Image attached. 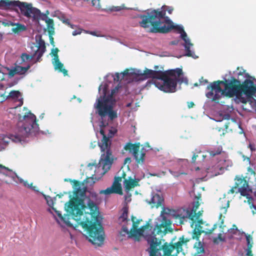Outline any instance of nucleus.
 Listing matches in <instances>:
<instances>
[{
    "mask_svg": "<svg viewBox=\"0 0 256 256\" xmlns=\"http://www.w3.org/2000/svg\"><path fill=\"white\" fill-rule=\"evenodd\" d=\"M72 184L74 196L68 202L66 211L78 224H102V218L96 202L98 194L94 192L86 196V188L78 180L65 179Z\"/></svg>",
    "mask_w": 256,
    "mask_h": 256,
    "instance_id": "1",
    "label": "nucleus"
},
{
    "mask_svg": "<svg viewBox=\"0 0 256 256\" xmlns=\"http://www.w3.org/2000/svg\"><path fill=\"white\" fill-rule=\"evenodd\" d=\"M174 10L172 7L163 6L160 8L148 10L146 14H140L142 19L140 26L144 28H150L152 33L166 34L174 29L175 26L170 18L166 16V11L171 14Z\"/></svg>",
    "mask_w": 256,
    "mask_h": 256,
    "instance_id": "2",
    "label": "nucleus"
},
{
    "mask_svg": "<svg viewBox=\"0 0 256 256\" xmlns=\"http://www.w3.org/2000/svg\"><path fill=\"white\" fill-rule=\"evenodd\" d=\"M240 80H236L234 77L230 78V82L226 80L214 82L207 86V89H210L211 90L206 94V96L208 98H212V101H216L222 95L228 98L240 95Z\"/></svg>",
    "mask_w": 256,
    "mask_h": 256,
    "instance_id": "3",
    "label": "nucleus"
},
{
    "mask_svg": "<svg viewBox=\"0 0 256 256\" xmlns=\"http://www.w3.org/2000/svg\"><path fill=\"white\" fill-rule=\"evenodd\" d=\"M62 230L67 231L72 237V232L78 230L86 239L96 246H102L105 240L102 225H60Z\"/></svg>",
    "mask_w": 256,
    "mask_h": 256,
    "instance_id": "4",
    "label": "nucleus"
},
{
    "mask_svg": "<svg viewBox=\"0 0 256 256\" xmlns=\"http://www.w3.org/2000/svg\"><path fill=\"white\" fill-rule=\"evenodd\" d=\"M108 125V122L102 120L100 122V126L101 128L100 132L102 136V138L100 142L98 143V146L102 152L98 164L99 167L102 166L104 170V174L106 173L111 167L113 162V158L112 152L110 150L111 142L110 138H112L117 132V130L115 128L112 127L108 130V136L105 134L106 126Z\"/></svg>",
    "mask_w": 256,
    "mask_h": 256,
    "instance_id": "5",
    "label": "nucleus"
},
{
    "mask_svg": "<svg viewBox=\"0 0 256 256\" xmlns=\"http://www.w3.org/2000/svg\"><path fill=\"white\" fill-rule=\"evenodd\" d=\"M24 113L18 114L20 122L18 124L17 132L12 135V140L20 142L30 134H36L39 130L36 116L26 108H24Z\"/></svg>",
    "mask_w": 256,
    "mask_h": 256,
    "instance_id": "6",
    "label": "nucleus"
},
{
    "mask_svg": "<svg viewBox=\"0 0 256 256\" xmlns=\"http://www.w3.org/2000/svg\"><path fill=\"white\" fill-rule=\"evenodd\" d=\"M155 227L153 230L151 229L153 228L151 225H143L142 228H138V225H132L130 230L123 225L122 230L125 234H122V236L128 234V237L131 238L135 242H140L142 237L146 241V237L149 236H154L155 234L160 235L161 236L165 235L168 232H172L173 228L170 226L172 225H154Z\"/></svg>",
    "mask_w": 256,
    "mask_h": 256,
    "instance_id": "7",
    "label": "nucleus"
},
{
    "mask_svg": "<svg viewBox=\"0 0 256 256\" xmlns=\"http://www.w3.org/2000/svg\"><path fill=\"white\" fill-rule=\"evenodd\" d=\"M182 75V68H176L165 70L163 72L159 80H154V85L165 92H174Z\"/></svg>",
    "mask_w": 256,
    "mask_h": 256,
    "instance_id": "8",
    "label": "nucleus"
},
{
    "mask_svg": "<svg viewBox=\"0 0 256 256\" xmlns=\"http://www.w3.org/2000/svg\"><path fill=\"white\" fill-rule=\"evenodd\" d=\"M200 206L198 200H196L193 203V206L190 210L180 208L176 211L172 210V217L176 220H178L180 224H183L187 222L188 220L192 224H204L202 219L201 218L203 210L196 212Z\"/></svg>",
    "mask_w": 256,
    "mask_h": 256,
    "instance_id": "9",
    "label": "nucleus"
},
{
    "mask_svg": "<svg viewBox=\"0 0 256 256\" xmlns=\"http://www.w3.org/2000/svg\"><path fill=\"white\" fill-rule=\"evenodd\" d=\"M116 90L117 88L114 89L110 96H100L96 100L94 106L102 118L108 116L109 118L112 120L118 117L117 112L113 110V106L115 102L113 95Z\"/></svg>",
    "mask_w": 256,
    "mask_h": 256,
    "instance_id": "10",
    "label": "nucleus"
},
{
    "mask_svg": "<svg viewBox=\"0 0 256 256\" xmlns=\"http://www.w3.org/2000/svg\"><path fill=\"white\" fill-rule=\"evenodd\" d=\"M154 236H146V242L150 245V248L146 250L149 252L150 256H174L172 252L174 250L172 242L168 243L165 242L162 244L161 240Z\"/></svg>",
    "mask_w": 256,
    "mask_h": 256,
    "instance_id": "11",
    "label": "nucleus"
},
{
    "mask_svg": "<svg viewBox=\"0 0 256 256\" xmlns=\"http://www.w3.org/2000/svg\"><path fill=\"white\" fill-rule=\"evenodd\" d=\"M22 14L28 18H32L33 21L38 22L40 20H44L47 24L48 32L50 34L54 32V23L52 18H49L46 14H42L40 10L32 6V4L26 3L23 6Z\"/></svg>",
    "mask_w": 256,
    "mask_h": 256,
    "instance_id": "12",
    "label": "nucleus"
},
{
    "mask_svg": "<svg viewBox=\"0 0 256 256\" xmlns=\"http://www.w3.org/2000/svg\"><path fill=\"white\" fill-rule=\"evenodd\" d=\"M140 148V144L139 142L134 144L130 142H128L126 144L124 148L126 150H128L130 152L132 153L137 163L142 164L144 161L146 154L142 151V148L141 150L140 156H139L138 152Z\"/></svg>",
    "mask_w": 256,
    "mask_h": 256,
    "instance_id": "13",
    "label": "nucleus"
},
{
    "mask_svg": "<svg viewBox=\"0 0 256 256\" xmlns=\"http://www.w3.org/2000/svg\"><path fill=\"white\" fill-rule=\"evenodd\" d=\"M235 184L234 188H236L238 191L236 193L240 192L242 196H246L248 194L249 190L248 184L249 178L246 176L244 178L236 176L234 179Z\"/></svg>",
    "mask_w": 256,
    "mask_h": 256,
    "instance_id": "14",
    "label": "nucleus"
},
{
    "mask_svg": "<svg viewBox=\"0 0 256 256\" xmlns=\"http://www.w3.org/2000/svg\"><path fill=\"white\" fill-rule=\"evenodd\" d=\"M126 174L123 172L122 176L115 177L114 182L111 187L108 188L105 190H102L100 192V194H122V188L120 182L122 181V178H125Z\"/></svg>",
    "mask_w": 256,
    "mask_h": 256,
    "instance_id": "15",
    "label": "nucleus"
},
{
    "mask_svg": "<svg viewBox=\"0 0 256 256\" xmlns=\"http://www.w3.org/2000/svg\"><path fill=\"white\" fill-rule=\"evenodd\" d=\"M176 28L180 31V32L181 33V37L182 38L184 41L185 44L184 45L185 48V50L186 52V54L185 56H190L194 58H198L194 52H192L190 50V46H192V44L190 42L189 38H187V34L186 32H184V30L182 28H181L180 26H175Z\"/></svg>",
    "mask_w": 256,
    "mask_h": 256,
    "instance_id": "16",
    "label": "nucleus"
},
{
    "mask_svg": "<svg viewBox=\"0 0 256 256\" xmlns=\"http://www.w3.org/2000/svg\"><path fill=\"white\" fill-rule=\"evenodd\" d=\"M4 100H8L15 104L13 108H16L18 107L21 106L24 103L22 94L18 90H12L8 96H4Z\"/></svg>",
    "mask_w": 256,
    "mask_h": 256,
    "instance_id": "17",
    "label": "nucleus"
},
{
    "mask_svg": "<svg viewBox=\"0 0 256 256\" xmlns=\"http://www.w3.org/2000/svg\"><path fill=\"white\" fill-rule=\"evenodd\" d=\"M162 72L163 71L162 70H154L148 68H145L143 73L138 74L142 80L152 78V80L150 81L149 82L154 84V80H159Z\"/></svg>",
    "mask_w": 256,
    "mask_h": 256,
    "instance_id": "18",
    "label": "nucleus"
},
{
    "mask_svg": "<svg viewBox=\"0 0 256 256\" xmlns=\"http://www.w3.org/2000/svg\"><path fill=\"white\" fill-rule=\"evenodd\" d=\"M256 92V86L254 84L252 80L246 79L240 83V94H244L248 96H252Z\"/></svg>",
    "mask_w": 256,
    "mask_h": 256,
    "instance_id": "19",
    "label": "nucleus"
},
{
    "mask_svg": "<svg viewBox=\"0 0 256 256\" xmlns=\"http://www.w3.org/2000/svg\"><path fill=\"white\" fill-rule=\"evenodd\" d=\"M30 48L32 51L34 52L35 54H37L36 62H40L42 60V56L46 51L45 42L44 40L42 38L41 36H40V39L38 41V44L36 45L34 44L30 46Z\"/></svg>",
    "mask_w": 256,
    "mask_h": 256,
    "instance_id": "20",
    "label": "nucleus"
},
{
    "mask_svg": "<svg viewBox=\"0 0 256 256\" xmlns=\"http://www.w3.org/2000/svg\"><path fill=\"white\" fill-rule=\"evenodd\" d=\"M26 2H20L18 0L11 1L10 0H1L0 1V9H12L18 7L22 14V8L25 6Z\"/></svg>",
    "mask_w": 256,
    "mask_h": 256,
    "instance_id": "21",
    "label": "nucleus"
},
{
    "mask_svg": "<svg viewBox=\"0 0 256 256\" xmlns=\"http://www.w3.org/2000/svg\"><path fill=\"white\" fill-rule=\"evenodd\" d=\"M228 160H219L216 164L213 166L212 168V172L214 173L215 176L222 174L224 170L228 167Z\"/></svg>",
    "mask_w": 256,
    "mask_h": 256,
    "instance_id": "22",
    "label": "nucleus"
},
{
    "mask_svg": "<svg viewBox=\"0 0 256 256\" xmlns=\"http://www.w3.org/2000/svg\"><path fill=\"white\" fill-rule=\"evenodd\" d=\"M164 199L160 194L155 193L152 194L151 198L150 200H146V202L152 206V208L156 207V208L162 205Z\"/></svg>",
    "mask_w": 256,
    "mask_h": 256,
    "instance_id": "23",
    "label": "nucleus"
},
{
    "mask_svg": "<svg viewBox=\"0 0 256 256\" xmlns=\"http://www.w3.org/2000/svg\"><path fill=\"white\" fill-rule=\"evenodd\" d=\"M139 179H133L131 177H129L128 179H125L124 184L126 191L128 192L132 188L139 186Z\"/></svg>",
    "mask_w": 256,
    "mask_h": 256,
    "instance_id": "24",
    "label": "nucleus"
},
{
    "mask_svg": "<svg viewBox=\"0 0 256 256\" xmlns=\"http://www.w3.org/2000/svg\"><path fill=\"white\" fill-rule=\"evenodd\" d=\"M189 241L188 239H184V236H182L179 238L178 242L173 244L174 249H176L177 253H179L182 250V246L184 244H186L187 242Z\"/></svg>",
    "mask_w": 256,
    "mask_h": 256,
    "instance_id": "25",
    "label": "nucleus"
},
{
    "mask_svg": "<svg viewBox=\"0 0 256 256\" xmlns=\"http://www.w3.org/2000/svg\"><path fill=\"white\" fill-rule=\"evenodd\" d=\"M128 208L124 206L122 209V214L119 216L118 220L120 222L128 223L130 221L128 218Z\"/></svg>",
    "mask_w": 256,
    "mask_h": 256,
    "instance_id": "26",
    "label": "nucleus"
},
{
    "mask_svg": "<svg viewBox=\"0 0 256 256\" xmlns=\"http://www.w3.org/2000/svg\"><path fill=\"white\" fill-rule=\"evenodd\" d=\"M52 64L55 70H58L60 72H62L64 76L68 75V70L63 68L64 64L60 61L59 58L52 60Z\"/></svg>",
    "mask_w": 256,
    "mask_h": 256,
    "instance_id": "27",
    "label": "nucleus"
},
{
    "mask_svg": "<svg viewBox=\"0 0 256 256\" xmlns=\"http://www.w3.org/2000/svg\"><path fill=\"white\" fill-rule=\"evenodd\" d=\"M195 227L193 230V234L192 235V238L193 239H196L199 240V236L202 233L205 232L204 230H203L202 227L201 225H194Z\"/></svg>",
    "mask_w": 256,
    "mask_h": 256,
    "instance_id": "28",
    "label": "nucleus"
},
{
    "mask_svg": "<svg viewBox=\"0 0 256 256\" xmlns=\"http://www.w3.org/2000/svg\"><path fill=\"white\" fill-rule=\"evenodd\" d=\"M222 148L221 146H217L216 147L212 148L208 150V152L211 156H214L222 154Z\"/></svg>",
    "mask_w": 256,
    "mask_h": 256,
    "instance_id": "29",
    "label": "nucleus"
},
{
    "mask_svg": "<svg viewBox=\"0 0 256 256\" xmlns=\"http://www.w3.org/2000/svg\"><path fill=\"white\" fill-rule=\"evenodd\" d=\"M12 25L14 26L12 30L15 34H18L26 30V27L24 24L16 23L14 24H12Z\"/></svg>",
    "mask_w": 256,
    "mask_h": 256,
    "instance_id": "30",
    "label": "nucleus"
},
{
    "mask_svg": "<svg viewBox=\"0 0 256 256\" xmlns=\"http://www.w3.org/2000/svg\"><path fill=\"white\" fill-rule=\"evenodd\" d=\"M236 72L238 76L236 80H240V82L244 78H248L250 77L249 74L248 73H246V70L242 68L238 67L236 69Z\"/></svg>",
    "mask_w": 256,
    "mask_h": 256,
    "instance_id": "31",
    "label": "nucleus"
},
{
    "mask_svg": "<svg viewBox=\"0 0 256 256\" xmlns=\"http://www.w3.org/2000/svg\"><path fill=\"white\" fill-rule=\"evenodd\" d=\"M37 56L34 52L31 50L30 54L26 53H22L20 56L22 62H28L32 60L34 56Z\"/></svg>",
    "mask_w": 256,
    "mask_h": 256,
    "instance_id": "32",
    "label": "nucleus"
},
{
    "mask_svg": "<svg viewBox=\"0 0 256 256\" xmlns=\"http://www.w3.org/2000/svg\"><path fill=\"white\" fill-rule=\"evenodd\" d=\"M194 248L196 249L198 254H204L205 252L204 244L200 240L195 243Z\"/></svg>",
    "mask_w": 256,
    "mask_h": 256,
    "instance_id": "33",
    "label": "nucleus"
},
{
    "mask_svg": "<svg viewBox=\"0 0 256 256\" xmlns=\"http://www.w3.org/2000/svg\"><path fill=\"white\" fill-rule=\"evenodd\" d=\"M17 74H25L27 70L30 68V66L28 65L27 66L23 67L22 66H16L15 67Z\"/></svg>",
    "mask_w": 256,
    "mask_h": 256,
    "instance_id": "34",
    "label": "nucleus"
},
{
    "mask_svg": "<svg viewBox=\"0 0 256 256\" xmlns=\"http://www.w3.org/2000/svg\"><path fill=\"white\" fill-rule=\"evenodd\" d=\"M167 210H168V212H164L165 209H164V207H163V210L162 211L160 216H162V219L164 222H162L160 224H172L171 221L169 220H167L166 218L163 216L164 213H166V214H170L172 210H170L169 208H168Z\"/></svg>",
    "mask_w": 256,
    "mask_h": 256,
    "instance_id": "35",
    "label": "nucleus"
},
{
    "mask_svg": "<svg viewBox=\"0 0 256 256\" xmlns=\"http://www.w3.org/2000/svg\"><path fill=\"white\" fill-rule=\"evenodd\" d=\"M248 199V202L250 206V207L251 209L254 208V210H252L253 214H256V206L254 205L253 203L254 199L251 196H247L246 197Z\"/></svg>",
    "mask_w": 256,
    "mask_h": 256,
    "instance_id": "36",
    "label": "nucleus"
},
{
    "mask_svg": "<svg viewBox=\"0 0 256 256\" xmlns=\"http://www.w3.org/2000/svg\"><path fill=\"white\" fill-rule=\"evenodd\" d=\"M218 241H221L222 242L226 241L225 238L221 234H220L218 235V238H214V244H218L219 243Z\"/></svg>",
    "mask_w": 256,
    "mask_h": 256,
    "instance_id": "37",
    "label": "nucleus"
},
{
    "mask_svg": "<svg viewBox=\"0 0 256 256\" xmlns=\"http://www.w3.org/2000/svg\"><path fill=\"white\" fill-rule=\"evenodd\" d=\"M58 52H59V50H58V48H56L52 50V53L54 56L52 60H55L59 58L58 55Z\"/></svg>",
    "mask_w": 256,
    "mask_h": 256,
    "instance_id": "38",
    "label": "nucleus"
},
{
    "mask_svg": "<svg viewBox=\"0 0 256 256\" xmlns=\"http://www.w3.org/2000/svg\"><path fill=\"white\" fill-rule=\"evenodd\" d=\"M131 220L132 222V224H140V222H142V219L137 218L136 216H131Z\"/></svg>",
    "mask_w": 256,
    "mask_h": 256,
    "instance_id": "39",
    "label": "nucleus"
},
{
    "mask_svg": "<svg viewBox=\"0 0 256 256\" xmlns=\"http://www.w3.org/2000/svg\"><path fill=\"white\" fill-rule=\"evenodd\" d=\"M24 184L25 186L30 188L34 191H38V190L36 189V187L32 186V183L29 184L27 181H26L24 182Z\"/></svg>",
    "mask_w": 256,
    "mask_h": 256,
    "instance_id": "40",
    "label": "nucleus"
},
{
    "mask_svg": "<svg viewBox=\"0 0 256 256\" xmlns=\"http://www.w3.org/2000/svg\"><path fill=\"white\" fill-rule=\"evenodd\" d=\"M250 237L246 238L247 248L245 250H252L253 246V242L250 243Z\"/></svg>",
    "mask_w": 256,
    "mask_h": 256,
    "instance_id": "41",
    "label": "nucleus"
},
{
    "mask_svg": "<svg viewBox=\"0 0 256 256\" xmlns=\"http://www.w3.org/2000/svg\"><path fill=\"white\" fill-rule=\"evenodd\" d=\"M92 6L96 8L100 7V0H92Z\"/></svg>",
    "mask_w": 256,
    "mask_h": 256,
    "instance_id": "42",
    "label": "nucleus"
},
{
    "mask_svg": "<svg viewBox=\"0 0 256 256\" xmlns=\"http://www.w3.org/2000/svg\"><path fill=\"white\" fill-rule=\"evenodd\" d=\"M16 68H14V69H12L11 70L10 72H9V76H14L16 74H17V72H16Z\"/></svg>",
    "mask_w": 256,
    "mask_h": 256,
    "instance_id": "43",
    "label": "nucleus"
},
{
    "mask_svg": "<svg viewBox=\"0 0 256 256\" xmlns=\"http://www.w3.org/2000/svg\"><path fill=\"white\" fill-rule=\"evenodd\" d=\"M229 206H230V202H229V200H227L225 206H222V209L224 210V213H226V209L228 208L229 207Z\"/></svg>",
    "mask_w": 256,
    "mask_h": 256,
    "instance_id": "44",
    "label": "nucleus"
},
{
    "mask_svg": "<svg viewBox=\"0 0 256 256\" xmlns=\"http://www.w3.org/2000/svg\"><path fill=\"white\" fill-rule=\"evenodd\" d=\"M129 74V70L128 69H126L124 70L120 74H122V78H124L125 76H126L128 75Z\"/></svg>",
    "mask_w": 256,
    "mask_h": 256,
    "instance_id": "45",
    "label": "nucleus"
},
{
    "mask_svg": "<svg viewBox=\"0 0 256 256\" xmlns=\"http://www.w3.org/2000/svg\"><path fill=\"white\" fill-rule=\"evenodd\" d=\"M114 81L118 82L120 80V74L118 72H116L115 74V77L114 78Z\"/></svg>",
    "mask_w": 256,
    "mask_h": 256,
    "instance_id": "46",
    "label": "nucleus"
},
{
    "mask_svg": "<svg viewBox=\"0 0 256 256\" xmlns=\"http://www.w3.org/2000/svg\"><path fill=\"white\" fill-rule=\"evenodd\" d=\"M224 216H223L222 214H220L219 216V221L220 224H223L224 223Z\"/></svg>",
    "mask_w": 256,
    "mask_h": 256,
    "instance_id": "47",
    "label": "nucleus"
},
{
    "mask_svg": "<svg viewBox=\"0 0 256 256\" xmlns=\"http://www.w3.org/2000/svg\"><path fill=\"white\" fill-rule=\"evenodd\" d=\"M200 82L202 84H206L208 83V81L206 80H204L203 77H202L200 80Z\"/></svg>",
    "mask_w": 256,
    "mask_h": 256,
    "instance_id": "48",
    "label": "nucleus"
},
{
    "mask_svg": "<svg viewBox=\"0 0 256 256\" xmlns=\"http://www.w3.org/2000/svg\"><path fill=\"white\" fill-rule=\"evenodd\" d=\"M122 9V8H121V6H115L112 9V10L118 12L120 10Z\"/></svg>",
    "mask_w": 256,
    "mask_h": 256,
    "instance_id": "49",
    "label": "nucleus"
},
{
    "mask_svg": "<svg viewBox=\"0 0 256 256\" xmlns=\"http://www.w3.org/2000/svg\"><path fill=\"white\" fill-rule=\"evenodd\" d=\"M0 169H4V170H6V171H8V172H11L12 170L8 168L7 167H6L5 166L0 164Z\"/></svg>",
    "mask_w": 256,
    "mask_h": 256,
    "instance_id": "50",
    "label": "nucleus"
},
{
    "mask_svg": "<svg viewBox=\"0 0 256 256\" xmlns=\"http://www.w3.org/2000/svg\"><path fill=\"white\" fill-rule=\"evenodd\" d=\"M248 170L249 174H253L254 176H255V174H256L255 172L252 168H248Z\"/></svg>",
    "mask_w": 256,
    "mask_h": 256,
    "instance_id": "51",
    "label": "nucleus"
},
{
    "mask_svg": "<svg viewBox=\"0 0 256 256\" xmlns=\"http://www.w3.org/2000/svg\"><path fill=\"white\" fill-rule=\"evenodd\" d=\"M246 252V256H253V254L252 253V250H245Z\"/></svg>",
    "mask_w": 256,
    "mask_h": 256,
    "instance_id": "52",
    "label": "nucleus"
},
{
    "mask_svg": "<svg viewBox=\"0 0 256 256\" xmlns=\"http://www.w3.org/2000/svg\"><path fill=\"white\" fill-rule=\"evenodd\" d=\"M198 156L197 154H194V155H193V156L192 157V162L194 163L196 162V158Z\"/></svg>",
    "mask_w": 256,
    "mask_h": 256,
    "instance_id": "53",
    "label": "nucleus"
},
{
    "mask_svg": "<svg viewBox=\"0 0 256 256\" xmlns=\"http://www.w3.org/2000/svg\"><path fill=\"white\" fill-rule=\"evenodd\" d=\"M233 226H234V227H235V228H235V229H234V228H232V230H231V232H232V234H236V232L237 231H238V228H236V225L234 224V225H233Z\"/></svg>",
    "mask_w": 256,
    "mask_h": 256,
    "instance_id": "54",
    "label": "nucleus"
},
{
    "mask_svg": "<svg viewBox=\"0 0 256 256\" xmlns=\"http://www.w3.org/2000/svg\"><path fill=\"white\" fill-rule=\"evenodd\" d=\"M4 78V74L1 70H0V81L2 80Z\"/></svg>",
    "mask_w": 256,
    "mask_h": 256,
    "instance_id": "55",
    "label": "nucleus"
},
{
    "mask_svg": "<svg viewBox=\"0 0 256 256\" xmlns=\"http://www.w3.org/2000/svg\"><path fill=\"white\" fill-rule=\"evenodd\" d=\"M194 105V104L192 102H188V106L189 108H192Z\"/></svg>",
    "mask_w": 256,
    "mask_h": 256,
    "instance_id": "56",
    "label": "nucleus"
},
{
    "mask_svg": "<svg viewBox=\"0 0 256 256\" xmlns=\"http://www.w3.org/2000/svg\"><path fill=\"white\" fill-rule=\"evenodd\" d=\"M236 188H234V186L228 191V194H234L235 192V190H236Z\"/></svg>",
    "mask_w": 256,
    "mask_h": 256,
    "instance_id": "57",
    "label": "nucleus"
},
{
    "mask_svg": "<svg viewBox=\"0 0 256 256\" xmlns=\"http://www.w3.org/2000/svg\"><path fill=\"white\" fill-rule=\"evenodd\" d=\"M230 124V122H229L224 124V128H225L226 132H228V126Z\"/></svg>",
    "mask_w": 256,
    "mask_h": 256,
    "instance_id": "58",
    "label": "nucleus"
},
{
    "mask_svg": "<svg viewBox=\"0 0 256 256\" xmlns=\"http://www.w3.org/2000/svg\"><path fill=\"white\" fill-rule=\"evenodd\" d=\"M195 198L196 199V200H201V194H198L197 196H195Z\"/></svg>",
    "mask_w": 256,
    "mask_h": 256,
    "instance_id": "59",
    "label": "nucleus"
},
{
    "mask_svg": "<svg viewBox=\"0 0 256 256\" xmlns=\"http://www.w3.org/2000/svg\"><path fill=\"white\" fill-rule=\"evenodd\" d=\"M50 44L54 46V40L52 36H50Z\"/></svg>",
    "mask_w": 256,
    "mask_h": 256,
    "instance_id": "60",
    "label": "nucleus"
},
{
    "mask_svg": "<svg viewBox=\"0 0 256 256\" xmlns=\"http://www.w3.org/2000/svg\"><path fill=\"white\" fill-rule=\"evenodd\" d=\"M81 33L80 31L78 32L77 30H74L72 32L73 36H76L77 34H79Z\"/></svg>",
    "mask_w": 256,
    "mask_h": 256,
    "instance_id": "61",
    "label": "nucleus"
},
{
    "mask_svg": "<svg viewBox=\"0 0 256 256\" xmlns=\"http://www.w3.org/2000/svg\"><path fill=\"white\" fill-rule=\"evenodd\" d=\"M246 238H248V237L250 238V243L253 242L252 238L250 235H246Z\"/></svg>",
    "mask_w": 256,
    "mask_h": 256,
    "instance_id": "62",
    "label": "nucleus"
},
{
    "mask_svg": "<svg viewBox=\"0 0 256 256\" xmlns=\"http://www.w3.org/2000/svg\"><path fill=\"white\" fill-rule=\"evenodd\" d=\"M0 97H2V99H0V103L2 102L4 100V94H0Z\"/></svg>",
    "mask_w": 256,
    "mask_h": 256,
    "instance_id": "63",
    "label": "nucleus"
},
{
    "mask_svg": "<svg viewBox=\"0 0 256 256\" xmlns=\"http://www.w3.org/2000/svg\"><path fill=\"white\" fill-rule=\"evenodd\" d=\"M90 33L91 34L93 35V36H98L96 34V32H90Z\"/></svg>",
    "mask_w": 256,
    "mask_h": 256,
    "instance_id": "64",
    "label": "nucleus"
}]
</instances>
